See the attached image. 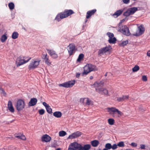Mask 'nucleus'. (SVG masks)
<instances>
[{"label":"nucleus","mask_w":150,"mask_h":150,"mask_svg":"<svg viewBox=\"0 0 150 150\" xmlns=\"http://www.w3.org/2000/svg\"><path fill=\"white\" fill-rule=\"evenodd\" d=\"M74 11L71 9H65L63 12L59 13L56 16L54 20L59 21L61 19L67 17L70 15L74 13Z\"/></svg>","instance_id":"f257e3e1"},{"label":"nucleus","mask_w":150,"mask_h":150,"mask_svg":"<svg viewBox=\"0 0 150 150\" xmlns=\"http://www.w3.org/2000/svg\"><path fill=\"white\" fill-rule=\"evenodd\" d=\"M25 106V103L23 100L21 99H19L17 101L16 107L18 111L22 110L24 108Z\"/></svg>","instance_id":"f03ea898"},{"label":"nucleus","mask_w":150,"mask_h":150,"mask_svg":"<svg viewBox=\"0 0 150 150\" xmlns=\"http://www.w3.org/2000/svg\"><path fill=\"white\" fill-rule=\"evenodd\" d=\"M75 142L76 145H75V148L76 149H79V150H89L91 148V145L90 144H85L82 146L81 144L76 142Z\"/></svg>","instance_id":"7ed1b4c3"},{"label":"nucleus","mask_w":150,"mask_h":150,"mask_svg":"<svg viewBox=\"0 0 150 150\" xmlns=\"http://www.w3.org/2000/svg\"><path fill=\"white\" fill-rule=\"evenodd\" d=\"M76 81L74 80L69 81L60 84L59 86H62L64 88H69L72 87L75 84Z\"/></svg>","instance_id":"20e7f679"},{"label":"nucleus","mask_w":150,"mask_h":150,"mask_svg":"<svg viewBox=\"0 0 150 150\" xmlns=\"http://www.w3.org/2000/svg\"><path fill=\"white\" fill-rule=\"evenodd\" d=\"M118 31L122 33L124 35L127 36H129L131 34L129 28L126 25L122 26V29L120 27V28Z\"/></svg>","instance_id":"39448f33"},{"label":"nucleus","mask_w":150,"mask_h":150,"mask_svg":"<svg viewBox=\"0 0 150 150\" xmlns=\"http://www.w3.org/2000/svg\"><path fill=\"white\" fill-rule=\"evenodd\" d=\"M40 61H36L32 60L28 66V69L30 70L37 68L39 64Z\"/></svg>","instance_id":"423d86ee"},{"label":"nucleus","mask_w":150,"mask_h":150,"mask_svg":"<svg viewBox=\"0 0 150 150\" xmlns=\"http://www.w3.org/2000/svg\"><path fill=\"white\" fill-rule=\"evenodd\" d=\"M112 49L111 46L108 45L105 47L100 49L98 52V55L103 54V53H105L107 52H110V50Z\"/></svg>","instance_id":"0eeeda50"},{"label":"nucleus","mask_w":150,"mask_h":150,"mask_svg":"<svg viewBox=\"0 0 150 150\" xmlns=\"http://www.w3.org/2000/svg\"><path fill=\"white\" fill-rule=\"evenodd\" d=\"M145 30V28L143 25H141L138 27V31H139L138 33H136L135 34H133L131 35L134 36H139L143 34Z\"/></svg>","instance_id":"6e6552de"},{"label":"nucleus","mask_w":150,"mask_h":150,"mask_svg":"<svg viewBox=\"0 0 150 150\" xmlns=\"http://www.w3.org/2000/svg\"><path fill=\"white\" fill-rule=\"evenodd\" d=\"M81 134V132L79 131H77L69 135L67 139H72L76 138L80 136Z\"/></svg>","instance_id":"1a4fd4ad"},{"label":"nucleus","mask_w":150,"mask_h":150,"mask_svg":"<svg viewBox=\"0 0 150 150\" xmlns=\"http://www.w3.org/2000/svg\"><path fill=\"white\" fill-rule=\"evenodd\" d=\"M69 48L67 49L69 56L72 55L75 52V45L74 44H70L68 46Z\"/></svg>","instance_id":"9d476101"},{"label":"nucleus","mask_w":150,"mask_h":150,"mask_svg":"<svg viewBox=\"0 0 150 150\" xmlns=\"http://www.w3.org/2000/svg\"><path fill=\"white\" fill-rule=\"evenodd\" d=\"M96 91L99 94L108 96V90L105 88H96Z\"/></svg>","instance_id":"9b49d317"},{"label":"nucleus","mask_w":150,"mask_h":150,"mask_svg":"<svg viewBox=\"0 0 150 150\" xmlns=\"http://www.w3.org/2000/svg\"><path fill=\"white\" fill-rule=\"evenodd\" d=\"M51 139V137L47 134L44 135L42 137L41 139L42 142H50Z\"/></svg>","instance_id":"f8f14e48"},{"label":"nucleus","mask_w":150,"mask_h":150,"mask_svg":"<svg viewBox=\"0 0 150 150\" xmlns=\"http://www.w3.org/2000/svg\"><path fill=\"white\" fill-rule=\"evenodd\" d=\"M97 10L96 9L88 11L86 13V19L89 18L92 15H93L96 11Z\"/></svg>","instance_id":"ddd939ff"},{"label":"nucleus","mask_w":150,"mask_h":150,"mask_svg":"<svg viewBox=\"0 0 150 150\" xmlns=\"http://www.w3.org/2000/svg\"><path fill=\"white\" fill-rule=\"evenodd\" d=\"M38 100L36 98H31L28 103V105L29 106H34L36 105Z\"/></svg>","instance_id":"4468645a"},{"label":"nucleus","mask_w":150,"mask_h":150,"mask_svg":"<svg viewBox=\"0 0 150 150\" xmlns=\"http://www.w3.org/2000/svg\"><path fill=\"white\" fill-rule=\"evenodd\" d=\"M103 84L104 82L102 81H100V82L96 81L94 83L93 86L96 88H98L99 87H102L103 85Z\"/></svg>","instance_id":"2eb2a0df"},{"label":"nucleus","mask_w":150,"mask_h":150,"mask_svg":"<svg viewBox=\"0 0 150 150\" xmlns=\"http://www.w3.org/2000/svg\"><path fill=\"white\" fill-rule=\"evenodd\" d=\"M31 57L29 58L27 60H25L24 59H21L19 60V62L17 63V62H16L17 64V67L20 66L21 65L25 64L29 61L31 59Z\"/></svg>","instance_id":"dca6fc26"},{"label":"nucleus","mask_w":150,"mask_h":150,"mask_svg":"<svg viewBox=\"0 0 150 150\" xmlns=\"http://www.w3.org/2000/svg\"><path fill=\"white\" fill-rule=\"evenodd\" d=\"M108 110H109L113 112L114 113L115 112H117V113L120 115H122V113L120 111H119L116 108H108Z\"/></svg>","instance_id":"f3484780"},{"label":"nucleus","mask_w":150,"mask_h":150,"mask_svg":"<svg viewBox=\"0 0 150 150\" xmlns=\"http://www.w3.org/2000/svg\"><path fill=\"white\" fill-rule=\"evenodd\" d=\"M123 10L122 9H120L117 11L112 15V16L115 18H117L122 13Z\"/></svg>","instance_id":"a211bd4d"},{"label":"nucleus","mask_w":150,"mask_h":150,"mask_svg":"<svg viewBox=\"0 0 150 150\" xmlns=\"http://www.w3.org/2000/svg\"><path fill=\"white\" fill-rule=\"evenodd\" d=\"M131 15L133 14L138 10L137 7H133L127 9Z\"/></svg>","instance_id":"6ab92c4d"},{"label":"nucleus","mask_w":150,"mask_h":150,"mask_svg":"<svg viewBox=\"0 0 150 150\" xmlns=\"http://www.w3.org/2000/svg\"><path fill=\"white\" fill-rule=\"evenodd\" d=\"M8 108L10 111L13 112L14 111V109L12 105V103L11 100L8 101Z\"/></svg>","instance_id":"aec40b11"},{"label":"nucleus","mask_w":150,"mask_h":150,"mask_svg":"<svg viewBox=\"0 0 150 150\" xmlns=\"http://www.w3.org/2000/svg\"><path fill=\"white\" fill-rule=\"evenodd\" d=\"M75 142L69 145L67 150H79V149H76L75 148V145H76Z\"/></svg>","instance_id":"412c9836"},{"label":"nucleus","mask_w":150,"mask_h":150,"mask_svg":"<svg viewBox=\"0 0 150 150\" xmlns=\"http://www.w3.org/2000/svg\"><path fill=\"white\" fill-rule=\"evenodd\" d=\"M129 96H123L122 97L117 98V100L118 102L123 101L125 100L128 99Z\"/></svg>","instance_id":"4be33fe9"},{"label":"nucleus","mask_w":150,"mask_h":150,"mask_svg":"<svg viewBox=\"0 0 150 150\" xmlns=\"http://www.w3.org/2000/svg\"><path fill=\"white\" fill-rule=\"evenodd\" d=\"M88 67L89 72H90L95 71V68L96 67V66L95 65L89 64H88Z\"/></svg>","instance_id":"5701e85b"},{"label":"nucleus","mask_w":150,"mask_h":150,"mask_svg":"<svg viewBox=\"0 0 150 150\" xmlns=\"http://www.w3.org/2000/svg\"><path fill=\"white\" fill-rule=\"evenodd\" d=\"M91 143L92 146L96 147L98 145L99 142L98 140H94L91 141Z\"/></svg>","instance_id":"b1692460"},{"label":"nucleus","mask_w":150,"mask_h":150,"mask_svg":"<svg viewBox=\"0 0 150 150\" xmlns=\"http://www.w3.org/2000/svg\"><path fill=\"white\" fill-rule=\"evenodd\" d=\"M53 115L57 118H60L62 116V113L60 111H56L53 113Z\"/></svg>","instance_id":"393cba45"},{"label":"nucleus","mask_w":150,"mask_h":150,"mask_svg":"<svg viewBox=\"0 0 150 150\" xmlns=\"http://www.w3.org/2000/svg\"><path fill=\"white\" fill-rule=\"evenodd\" d=\"M7 34L5 33L4 34L2 35L0 39L1 42H4L7 40L8 37L7 36Z\"/></svg>","instance_id":"a878e982"},{"label":"nucleus","mask_w":150,"mask_h":150,"mask_svg":"<svg viewBox=\"0 0 150 150\" xmlns=\"http://www.w3.org/2000/svg\"><path fill=\"white\" fill-rule=\"evenodd\" d=\"M19 35V34L16 32H14L12 34L11 37L12 39H15L17 38Z\"/></svg>","instance_id":"bb28decb"},{"label":"nucleus","mask_w":150,"mask_h":150,"mask_svg":"<svg viewBox=\"0 0 150 150\" xmlns=\"http://www.w3.org/2000/svg\"><path fill=\"white\" fill-rule=\"evenodd\" d=\"M117 40L116 38L114 37L112 38H110L108 40L110 44H115Z\"/></svg>","instance_id":"cd10ccee"},{"label":"nucleus","mask_w":150,"mask_h":150,"mask_svg":"<svg viewBox=\"0 0 150 150\" xmlns=\"http://www.w3.org/2000/svg\"><path fill=\"white\" fill-rule=\"evenodd\" d=\"M15 137L17 138H18L19 139H21L23 140H26V138L25 136L22 134H21V135H18L15 136Z\"/></svg>","instance_id":"c85d7f7f"},{"label":"nucleus","mask_w":150,"mask_h":150,"mask_svg":"<svg viewBox=\"0 0 150 150\" xmlns=\"http://www.w3.org/2000/svg\"><path fill=\"white\" fill-rule=\"evenodd\" d=\"M8 6L10 10H13L14 8V4L13 2H10L8 4Z\"/></svg>","instance_id":"c756f323"},{"label":"nucleus","mask_w":150,"mask_h":150,"mask_svg":"<svg viewBox=\"0 0 150 150\" xmlns=\"http://www.w3.org/2000/svg\"><path fill=\"white\" fill-rule=\"evenodd\" d=\"M139 67L137 65H136L132 69V71L133 72H136L139 69Z\"/></svg>","instance_id":"7c9ffc66"},{"label":"nucleus","mask_w":150,"mask_h":150,"mask_svg":"<svg viewBox=\"0 0 150 150\" xmlns=\"http://www.w3.org/2000/svg\"><path fill=\"white\" fill-rule=\"evenodd\" d=\"M128 43V40L123 41L122 42L119 44V45L121 47H124Z\"/></svg>","instance_id":"2f4dec72"},{"label":"nucleus","mask_w":150,"mask_h":150,"mask_svg":"<svg viewBox=\"0 0 150 150\" xmlns=\"http://www.w3.org/2000/svg\"><path fill=\"white\" fill-rule=\"evenodd\" d=\"M84 56V55L83 54H80L78 57L77 60V61L78 62H80L82 59H83Z\"/></svg>","instance_id":"473e14b6"},{"label":"nucleus","mask_w":150,"mask_h":150,"mask_svg":"<svg viewBox=\"0 0 150 150\" xmlns=\"http://www.w3.org/2000/svg\"><path fill=\"white\" fill-rule=\"evenodd\" d=\"M46 50L51 56L56 52L53 50L46 49Z\"/></svg>","instance_id":"72a5a7b5"},{"label":"nucleus","mask_w":150,"mask_h":150,"mask_svg":"<svg viewBox=\"0 0 150 150\" xmlns=\"http://www.w3.org/2000/svg\"><path fill=\"white\" fill-rule=\"evenodd\" d=\"M112 145L110 143H106L105 145V148L109 150L112 149Z\"/></svg>","instance_id":"f704fd0d"},{"label":"nucleus","mask_w":150,"mask_h":150,"mask_svg":"<svg viewBox=\"0 0 150 150\" xmlns=\"http://www.w3.org/2000/svg\"><path fill=\"white\" fill-rule=\"evenodd\" d=\"M67 134L66 132L64 131H61L59 132V135L60 137H64Z\"/></svg>","instance_id":"c9c22d12"},{"label":"nucleus","mask_w":150,"mask_h":150,"mask_svg":"<svg viewBox=\"0 0 150 150\" xmlns=\"http://www.w3.org/2000/svg\"><path fill=\"white\" fill-rule=\"evenodd\" d=\"M46 109L47 112L49 114H51L52 113V109L50 106L48 105Z\"/></svg>","instance_id":"e433bc0d"},{"label":"nucleus","mask_w":150,"mask_h":150,"mask_svg":"<svg viewBox=\"0 0 150 150\" xmlns=\"http://www.w3.org/2000/svg\"><path fill=\"white\" fill-rule=\"evenodd\" d=\"M0 93L1 95H3L4 96H6V92L3 89L1 88H0Z\"/></svg>","instance_id":"4c0bfd02"},{"label":"nucleus","mask_w":150,"mask_h":150,"mask_svg":"<svg viewBox=\"0 0 150 150\" xmlns=\"http://www.w3.org/2000/svg\"><path fill=\"white\" fill-rule=\"evenodd\" d=\"M109 124L110 125H112L114 122V120L112 118H109L108 120Z\"/></svg>","instance_id":"58836bf2"},{"label":"nucleus","mask_w":150,"mask_h":150,"mask_svg":"<svg viewBox=\"0 0 150 150\" xmlns=\"http://www.w3.org/2000/svg\"><path fill=\"white\" fill-rule=\"evenodd\" d=\"M117 146L119 147H122L125 146V145L124 142L123 141H121L119 142L117 144Z\"/></svg>","instance_id":"ea45409f"},{"label":"nucleus","mask_w":150,"mask_h":150,"mask_svg":"<svg viewBox=\"0 0 150 150\" xmlns=\"http://www.w3.org/2000/svg\"><path fill=\"white\" fill-rule=\"evenodd\" d=\"M130 15H131L129 12L128 9H127L125 12H124L123 13V15L127 17L129 16Z\"/></svg>","instance_id":"a19ab883"},{"label":"nucleus","mask_w":150,"mask_h":150,"mask_svg":"<svg viewBox=\"0 0 150 150\" xmlns=\"http://www.w3.org/2000/svg\"><path fill=\"white\" fill-rule=\"evenodd\" d=\"M45 60V63L47 64L50 65L51 64V63L50 62V60L49 59L48 56H47V57Z\"/></svg>","instance_id":"79ce46f5"},{"label":"nucleus","mask_w":150,"mask_h":150,"mask_svg":"<svg viewBox=\"0 0 150 150\" xmlns=\"http://www.w3.org/2000/svg\"><path fill=\"white\" fill-rule=\"evenodd\" d=\"M107 34L108 35L109 38H113L114 37V35L113 33L110 32H108L107 33Z\"/></svg>","instance_id":"37998d69"},{"label":"nucleus","mask_w":150,"mask_h":150,"mask_svg":"<svg viewBox=\"0 0 150 150\" xmlns=\"http://www.w3.org/2000/svg\"><path fill=\"white\" fill-rule=\"evenodd\" d=\"M91 103H92V101L91 100H90L88 98H87V100L86 103V105H89L91 104Z\"/></svg>","instance_id":"c03bdc74"},{"label":"nucleus","mask_w":150,"mask_h":150,"mask_svg":"<svg viewBox=\"0 0 150 150\" xmlns=\"http://www.w3.org/2000/svg\"><path fill=\"white\" fill-rule=\"evenodd\" d=\"M38 111L39 114L41 115H43L45 112V110L43 109H40Z\"/></svg>","instance_id":"a18cd8bd"},{"label":"nucleus","mask_w":150,"mask_h":150,"mask_svg":"<svg viewBox=\"0 0 150 150\" xmlns=\"http://www.w3.org/2000/svg\"><path fill=\"white\" fill-rule=\"evenodd\" d=\"M90 72H89V71H87V70H84L83 72L81 74V75L82 76H83L85 75H86Z\"/></svg>","instance_id":"49530a36"},{"label":"nucleus","mask_w":150,"mask_h":150,"mask_svg":"<svg viewBox=\"0 0 150 150\" xmlns=\"http://www.w3.org/2000/svg\"><path fill=\"white\" fill-rule=\"evenodd\" d=\"M117 144H114L112 145V149L113 150H115L117 148Z\"/></svg>","instance_id":"de8ad7c7"},{"label":"nucleus","mask_w":150,"mask_h":150,"mask_svg":"<svg viewBox=\"0 0 150 150\" xmlns=\"http://www.w3.org/2000/svg\"><path fill=\"white\" fill-rule=\"evenodd\" d=\"M42 58L43 59H45L47 57V54L46 53L45 54H42L41 56Z\"/></svg>","instance_id":"09e8293b"},{"label":"nucleus","mask_w":150,"mask_h":150,"mask_svg":"<svg viewBox=\"0 0 150 150\" xmlns=\"http://www.w3.org/2000/svg\"><path fill=\"white\" fill-rule=\"evenodd\" d=\"M51 57L54 59H56L58 57V55L55 52L52 55Z\"/></svg>","instance_id":"8fccbe9b"},{"label":"nucleus","mask_w":150,"mask_h":150,"mask_svg":"<svg viewBox=\"0 0 150 150\" xmlns=\"http://www.w3.org/2000/svg\"><path fill=\"white\" fill-rule=\"evenodd\" d=\"M142 80L144 81H146L147 80L146 76L145 75L143 76L142 77Z\"/></svg>","instance_id":"3c124183"},{"label":"nucleus","mask_w":150,"mask_h":150,"mask_svg":"<svg viewBox=\"0 0 150 150\" xmlns=\"http://www.w3.org/2000/svg\"><path fill=\"white\" fill-rule=\"evenodd\" d=\"M140 148L141 149H145L146 146L145 145L143 144H141L140 145Z\"/></svg>","instance_id":"603ef678"},{"label":"nucleus","mask_w":150,"mask_h":150,"mask_svg":"<svg viewBox=\"0 0 150 150\" xmlns=\"http://www.w3.org/2000/svg\"><path fill=\"white\" fill-rule=\"evenodd\" d=\"M128 19V18L127 17H125L124 18L122 19L120 21V23H122L125 21H127Z\"/></svg>","instance_id":"864d4df0"},{"label":"nucleus","mask_w":150,"mask_h":150,"mask_svg":"<svg viewBox=\"0 0 150 150\" xmlns=\"http://www.w3.org/2000/svg\"><path fill=\"white\" fill-rule=\"evenodd\" d=\"M131 146L134 147H136L137 146V144L134 142H132L130 144Z\"/></svg>","instance_id":"5fc2aeb1"},{"label":"nucleus","mask_w":150,"mask_h":150,"mask_svg":"<svg viewBox=\"0 0 150 150\" xmlns=\"http://www.w3.org/2000/svg\"><path fill=\"white\" fill-rule=\"evenodd\" d=\"M123 3L125 4H128L129 2V0H123Z\"/></svg>","instance_id":"6e6d98bb"},{"label":"nucleus","mask_w":150,"mask_h":150,"mask_svg":"<svg viewBox=\"0 0 150 150\" xmlns=\"http://www.w3.org/2000/svg\"><path fill=\"white\" fill-rule=\"evenodd\" d=\"M42 104L44 106L45 108H46L47 106L49 105L48 104H47V103L45 102H43L42 103Z\"/></svg>","instance_id":"4d7b16f0"},{"label":"nucleus","mask_w":150,"mask_h":150,"mask_svg":"<svg viewBox=\"0 0 150 150\" xmlns=\"http://www.w3.org/2000/svg\"><path fill=\"white\" fill-rule=\"evenodd\" d=\"M80 75V73H77L76 75V77L79 78Z\"/></svg>","instance_id":"13d9d810"},{"label":"nucleus","mask_w":150,"mask_h":150,"mask_svg":"<svg viewBox=\"0 0 150 150\" xmlns=\"http://www.w3.org/2000/svg\"><path fill=\"white\" fill-rule=\"evenodd\" d=\"M14 121V120H12V121H10V122H7V121H6V123L7 124H9L10 123H11L13 122Z\"/></svg>","instance_id":"bf43d9fd"},{"label":"nucleus","mask_w":150,"mask_h":150,"mask_svg":"<svg viewBox=\"0 0 150 150\" xmlns=\"http://www.w3.org/2000/svg\"><path fill=\"white\" fill-rule=\"evenodd\" d=\"M147 55L148 56L150 57V51H148L147 52Z\"/></svg>","instance_id":"052dcab7"},{"label":"nucleus","mask_w":150,"mask_h":150,"mask_svg":"<svg viewBox=\"0 0 150 150\" xmlns=\"http://www.w3.org/2000/svg\"><path fill=\"white\" fill-rule=\"evenodd\" d=\"M90 79H93V77L92 76H91L90 77Z\"/></svg>","instance_id":"680f3d73"},{"label":"nucleus","mask_w":150,"mask_h":150,"mask_svg":"<svg viewBox=\"0 0 150 150\" xmlns=\"http://www.w3.org/2000/svg\"><path fill=\"white\" fill-rule=\"evenodd\" d=\"M55 150H61V148H58L57 149H56Z\"/></svg>","instance_id":"e2e57ef3"},{"label":"nucleus","mask_w":150,"mask_h":150,"mask_svg":"<svg viewBox=\"0 0 150 150\" xmlns=\"http://www.w3.org/2000/svg\"><path fill=\"white\" fill-rule=\"evenodd\" d=\"M22 28H23V29H24V30H25V31H26V30L25 28L24 27H23Z\"/></svg>","instance_id":"0e129e2a"},{"label":"nucleus","mask_w":150,"mask_h":150,"mask_svg":"<svg viewBox=\"0 0 150 150\" xmlns=\"http://www.w3.org/2000/svg\"><path fill=\"white\" fill-rule=\"evenodd\" d=\"M125 150H134V149H126Z\"/></svg>","instance_id":"69168bd1"},{"label":"nucleus","mask_w":150,"mask_h":150,"mask_svg":"<svg viewBox=\"0 0 150 150\" xmlns=\"http://www.w3.org/2000/svg\"><path fill=\"white\" fill-rule=\"evenodd\" d=\"M103 150H109L107 149H106L105 148Z\"/></svg>","instance_id":"338daca9"},{"label":"nucleus","mask_w":150,"mask_h":150,"mask_svg":"<svg viewBox=\"0 0 150 150\" xmlns=\"http://www.w3.org/2000/svg\"><path fill=\"white\" fill-rule=\"evenodd\" d=\"M88 21V20L87 19H86L85 21V23H86Z\"/></svg>","instance_id":"774afa93"}]
</instances>
